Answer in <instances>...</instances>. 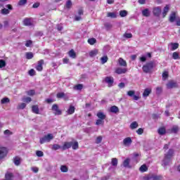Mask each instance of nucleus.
<instances>
[{"label": "nucleus", "mask_w": 180, "mask_h": 180, "mask_svg": "<svg viewBox=\"0 0 180 180\" xmlns=\"http://www.w3.org/2000/svg\"><path fill=\"white\" fill-rule=\"evenodd\" d=\"M36 155L37 157H43V155H44V153H43V151H41V150H37L36 152Z\"/></svg>", "instance_id": "obj_55"}, {"label": "nucleus", "mask_w": 180, "mask_h": 180, "mask_svg": "<svg viewBox=\"0 0 180 180\" xmlns=\"http://www.w3.org/2000/svg\"><path fill=\"white\" fill-rule=\"evenodd\" d=\"M174 155V150L169 149L167 154L165 155V157H166V160H169V158H172V156Z\"/></svg>", "instance_id": "obj_14"}, {"label": "nucleus", "mask_w": 180, "mask_h": 180, "mask_svg": "<svg viewBox=\"0 0 180 180\" xmlns=\"http://www.w3.org/2000/svg\"><path fill=\"white\" fill-rule=\"evenodd\" d=\"M27 4V0H20L18 3V6H23Z\"/></svg>", "instance_id": "obj_43"}, {"label": "nucleus", "mask_w": 180, "mask_h": 180, "mask_svg": "<svg viewBox=\"0 0 180 180\" xmlns=\"http://www.w3.org/2000/svg\"><path fill=\"white\" fill-rule=\"evenodd\" d=\"M179 47V44L171 42L168 44V49H169L170 51H174L176 50Z\"/></svg>", "instance_id": "obj_5"}, {"label": "nucleus", "mask_w": 180, "mask_h": 180, "mask_svg": "<svg viewBox=\"0 0 180 180\" xmlns=\"http://www.w3.org/2000/svg\"><path fill=\"white\" fill-rule=\"evenodd\" d=\"M104 81L108 84L109 88L113 86L114 79L112 77H106Z\"/></svg>", "instance_id": "obj_8"}, {"label": "nucleus", "mask_w": 180, "mask_h": 180, "mask_svg": "<svg viewBox=\"0 0 180 180\" xmlns=\"http://www.w3.org/2000/svg\"><path fill=\"white\" fill-rule=\"evenodd\" d=\"M176 19V13L172 12L169 18V22H171V23H174Z\"/></svg>", "instance_id": "obj_15"}, {"label": "nucleus", "mask_w": 180, "mask_h": 180, "mask_svg": "<svg viewBox=\"0 0 180 180\" xmlns=\"http://www.w3.org/2000/svg\"><path fill=\"white\" fill-rule=\"evenodd\" d=\"M172 58L174 60H179L180 59L179 53H178V52H174L172 53Z\"/></svg>", "instance_id": "obj_42"}, {"label": "nucleus", "mask_w": 180, "mask_h": 180, "mask_svg": "<svg viewBox=\"0 0 180 180\" xmlns=\"http://www.w3.org/2000/svg\"><path fill=\"white\" fill-rule=\"evenodd\" d=\"M163 177L162 175H152V180H162Z\"/></svg>", "instance_id": "obj_34"}, {"label": "nucleus", "mask_w": 180, "mask_h": 180, "mask_svg": "<svg viewBox=\"0 0 180 180\" xmlns=\"http://www.w3.org/2000/svg\"><path fill=\"white\" fill-rule=\"evenodd\" d=\"M69 56L71 57V58H77V53H75V51H74V49H72L68 53Z\"/></svg>", "instance_id": "obj_29"}, {"label": "nucleus", "mask_w": 180, "mask_h": 180, "mask_svg": "<svg viewBox=\"0 0 180 180\" xmlns=\"http://www.w3.org/2000/svg\"><path fill=\"white\" fill-rule=\"evenodd\" d=\"M71 6H72V2L71 1V0H68L66 2L65 8H67L68 9H70Z\"/></svg>", "instance_id": "obj_47"}, {"label": "nucleus", "mask_w": 180, "mask_h": 180, "mask_svg": "<svg viewBox=\"0 0 180 180\" xmlns=\"http://www.w3.org/2000/svg\"><path fill=\"white\" fill-rule=\"evenodd\" d=\"M101 142H102V136H99L96 138V144H99Z\"/></svg>", "instance_id": "obj_60"}, {"label": "nucleus", "mask_w": 180, "mask_h": 180, "mask_svg": "<svg viewBox=\"0 0 180 180\" xmlns=\"http://www.w3.org/2000/svg\"><path fill=\"white\" fill-rule=\"evenodd\" d=\"M29 75H30V77H33V76L36 75V71L34 70V69H31L29 71Z\"/></svg>", "instance_id": "obj_54"}, {"label": "nucleus", "mask_w": 180, "mask_h": 180, "mask_svg": "<svg viewBox=\"0 0 180 180\" xmlns=\"http://www.w3.org/2000/svg\"><path fill=\"white\" fill-rule=\"evenodd\" d=\"M4 134H5V136H11L12 135V132L9 129H6L4 131Z\"/></svg>", "instance_id": "obj_59"}, {"label": "nucleus", "mask_w": 180, "mask_h": 180, "mask_svg": "<svg viewBox=\"0 0 180 180\" xmlns=\"http://www.w3.org/2000/svg\"><path fill=\"white\" fill-rule=\"evenodd\" d=\"M25 56H26L27 60H32V58H33L34 57L33 53L32 52L26 53Z\"/></svg>", "instance_id": "obj_39"}, {"label": "nucleus", "mask_w": 180, "mask_h": 180, "mask_svg": "<svg viewBox=\"0 0 180 180\" xmlns=\"http://www.w3.org/2000/svg\"><path fill=\"white\" fill-rule=\"evenodd\" d=\"M52 110H53V112H56L55 115H57L58 116H60V115H62L63 112L61 111V110L58 109V105L57 104H53L52 105Z\"/></svg>", "instance_id": "obj_6"}, {"label": "nucleus", "mask_w": 180, "mask_h": 180, "mask_svg": "<svg viewBox=\"0 0 180 180\" xmlns=\"http://www.w3.org/2000/svg\"><path fill=\"white\" fill-rule=\"evenodd\" d=\"M9 102H11V100L8 97H5V98H2L1 101V103L2 105H4L5 103H9Z\"/></svg>", "instance_id": "obj_37"}, {"label": "nucleus", "mask_w": 180, "mask_h": 180, "mask_svg": "<svg viewBox=\"0 0 180 180\" xmlns=\"http://www.w3.org/2000/svg\"><path fill=\"white\" fill-rule=\"evenodd\" d=\"M120 15L121 16V18H126V16H127V11L122 10L120 11Z\"/></svg>", "instance_id": "obj_40"}, {"label": "nucleus", "mask_w": 180, "mask_h": 180, "mask_svg": "<svg viewBox=\"0 0 180 180\" xmlns=\"http://www.w3.org/2000/svg\"><path fill=\"white\" fill-rule=\"evenodd\" d=\"M34 94H36V91H34V90H30V91H27V94L29 96H33V95H34Z\"/></svg>", "instance_id": "obj_52"}, {"label": "nucleus", "mask_w": 180, "mask_h": 180, "mask_svg": "<svg viewBox=\"0 0 180 180\" xmlns=\"http://www.w3.org/2000/svg\"><path fill=\"white\" fill-rule=\"evenodd\" d=\"M60 171L61 172H68V167L65 165H62L60 167Z\"/></svg>", "instance_id": "obj_46"}, {"label": "nucleus", "mask_w": 180, "mask_h": 180, "mask_svg": "<svg viewBox=\"0 0 180 180\" xmlns=\"http://www.w3.org/2000/svg\"><path fill=\"white\" fill-rule=\"evenodd\" d=\"M4 67H6V62L4 60H0V68H4Z\"/></svg>", "instance_id": "obj_50"}, {"label": "nucleus", "mask_w": 180, "mask_h": 180, "mask_svg": "<svg viewBox=\"0 0 180 180\" xmlns=\"http://www.w3.org/2000/svg\"><path fill=\"white\" fill-rule=\"evenodd\" d=\"M25 108H26V103H19L17 106V109H18V110H23V109H25Z\"/></svg>", "instance_id": "obj_36"}, {"label": "nucleus", "mask_w": 180, "mask_h": 180, "mask_svg": "<svg viewBox=\"0 0 180 180\" xmlns=\"http://www.w3.org/2000/svg\"><path fill=\"white\" fill-rule=\"evenodd\" d=\"M98 49H94L89 52V56L90 57H95L98 55Z\"/></svg>", "instance_id": "obj_28"}, {"label": "nucleus", "mask_w": 180, "mask_h": 180, "mask_svg": "<svg viewBox=\"0 0 180 180\" xmlns=\"http://www.w3.org/2000/svg\"><path fill=\"white\" fill-rule=\"evenodd\" d=\"M131 143H133V141L131 137H127L123 140V144L125 147H129V146L131 145Z\"/></svg>", "instance_id": "obj_10"}, {"label": "nucleus", "mask_w": 180, "mask_h": 180, "mask_svg": "<svg viewBox=\"0 0 180 180\" xmlns=\"http://www.w3.org/2000/svg\"><path fill=\"white\" fill-rule=\"evenodd\" d=\"M97 117L101 120H105V119H106V115L102 112H98L97 113Z\"/></svg>", "instance_id": "obj_23"}, {"label": "nucleus", "mask_w": 180, "mask_h": 180, "mask_svg": "<svg viewBox=\"0 0 180 180\" xmlns=\"http://www.w3.org/2000/svg\"><path fill=\"white\" fill-rule=\"evenodd\" d=\"M79 146L78 144V141H75V142H72V150H78Z\"/></svg>", "instance_id": "obj_35"}, {"label": "nucleus", "mask_w": 180, "mask_h": 180, "mask_svg": "<svg viewBox=\"0 0 180 180\" xmlns=\"http://www.w3.org/2000/svg\"><path fill=\"white\" fill-rule=\"evenodd\" d=\"M137 127H139V123H137V122L134 121L131 123L130 129H131V130H134V129H137Z\"/></svg>", "instance_id": "obj_30"}, {"label": "nucleus", "mask_w": 180, "mask_h": 180, "mask_svg": "<svg viewBox=\"0 0 180 180\" xmlns=\"http://www.w3.org/2000/svg\"><path fill=\"white\" fill-rule=\"evenodd\" d=\"M118 63L121 67H127V63L122 58L118 59Z\"/></svg>", "instance_id": "obj_17"}, {"label": "nucleus", "mask_w": 180, "mask_h": 180, "mask_svg": "<svg viewBox=\"0 0 180 180\" xmlns=\"http://www.w3.org/2000/svg\"><path fill=\"white\" fill-rule=\"evenodd\" d=\"M82 19V18L81 17V15H75V20L76 22H79V20H81Z\"/></svg>", "instance_id": "obj_63"}, {"label": "nucleus", "mask_w": 180, "mask_h": 180, "mask_svg": "<svg viewBox=\"0 0 180 180\" xmlns=\"http://www.w3.org/2000/svg\"><path fill=\"white\" fill-rule=\"evenodd\" d=\"M117 158H113L111 159V165H112V167H117Z\"/></svg>", "instance_id": "obj_33"}, {"label": "nucleus", "mask_w": 180, "mask_h": 180, "mask_svg": "<svg viewBox=\"0 0 180 180\" xmlns=\"http://www.w3.org/2000/svg\"><path fill=\"white\" fill-rule=\"evenodd\" d=\"M65 96V94H64V92L58 93L56 95V98H58V99H61V98H64Z\"/></svg>", "instance_id": "obj_48"}, {"label": "nucleus", "mask_w": 180, "mask_h": 180, "mask_svg": "<svg viewBox=\"0 0 180 180\" xmlns=\"http://www.w3.org/2000/svg\"><path fill=\"white\" fill-rule=\"evenodd\" d=\"M68 115H72L75 112V107L74 105H70L69 108L66 111Z\"/></svg>", "instance_id": "obj_16"}, {"label": "nucleus", "mask_w": 180, "mask_h": 180, "mask_svg": "<svg viewBox=\"0 0 180 180\" xmlns=\"http://www.w3.org/2000/svg\"><path fill=\"white\" fill-rule=\"evenodd\" d=\"M148 169V168L147 167V165H141L139 168V171H141V172H146V171H147Z\"/></svg>", "instance_id": "obj_38"}, {"label": "nucleus", "mask_w": 180, "mask_h": 180, "mask_svg": "<svg viewBox=\"0 0 180 180\" xmlns=\"http://www.w3.org/2000/svg\"><path fill=\"white\" fill-rule=\"evenodd\" d=\"M44 64V60L43 59L37 62V65L36 66L37 71H43V65Z\"/></svg>", "instance_id": "obj_9"}, {"label": "nucleus", "mask_w": 180, "mask_h": 180, "mask_svg": "<svg viewBox=\"0 0 180 180\" xmlns=\"http://www.w3.org/2000/svg\"><path fill=\"white\" fill-rule=\"evenodd\" d=\"M13 162L15 164V165H20V158H19L18 156H16L15 158H13Z\"/></svg>", "instance_id": "obj_27"}, {"label": "nucleus", "mask_w": 180, "mask_h": 180, "mask_svg": "<svg viewBox=\"0 0 180 180\" xmlns=\"http://www.w3.org/2000/svg\"><path fill=\"white\" fill-rule=\"evenodd\" d=\"M105 123V121L103 120L98 119L96 122V126H99V124H103Z\"/></svg>", "instance_id": "obj_51"}, {"label": "nucleus", "mask_w": 180, "mask_h": 180, "mask_svg": "<svg viewBox=\"0 0 180 180\" xmlns=\"http://www.w3.org/2000/svg\"><path fill=\"white\" fill-rule=\"evenodd\" d=\"M108 56H103V57L101 58V63H102V64H105V63H108Z\"/></svg>", "instance_id": "obj_45"}, {"label": "nucleus", "mask_w": 180, "mask_h": 180, "mask_svg": "<svg viewBox=\"0 0 180 180\" xmlns=\"http://www.w3.org/2000/svg\"><path fill=\"white\" fill-rule=\"evenodd\" d=\"M32 44H33V41H32V40H28L25 43V46L30 47V46H32Z\"/></svg>", "instance_id": "obj_58"}, {"label": "nucleus", "mask_w": 180, "mask_h": 180, "mask_svg": "<svg viewBox=\"0 0 180 180\" xmlns=\"http://www.w3.org/2000/svg\"><path fill=\"white\" fill-rule=\"evenodd\" d=\"M6 154H8V149L5 147L0 148V160L5 158V157H6Z\"/></svg>", "instance_id": "obj_4"}, {"label": "nucleus", "mask_w": 180, "mask_h": 180, "mask_svg": "<svg viewBox=\"0 0 180 180\" xmlns=\"http://www.w3.org/2000/svg\"><path fill=\"white\" fill-rule=\"evenodd\" d=\"M89 44H91V46H94L95 43H96V39L95 38H91L88 39Z\"/></svg>", "instance_id": "obj_41"}, {"label": "nucleus", "mask_w": 180, "mask_h": 180, "mask_svg": "<svg viewBox=\"0 0 180 180\" xmlns=\"http://www.w3.org/2000/svg\"><path fill=\"white\" fill-rule=\"evenodd\" d=\"M72 146V141L68 142L65 141L62 146V151H65V150H68V148H71Z\"/></svg>", "instance_id": "obj_7"}, {"label": "nucleus", "mask_w": 180, "mask_h": 180, "mask_svg": "<svg viewBox=\"0 0 180 180\" xmlns=\"http://www.w3.org/2000/svg\"><path fill=\"white\" fill-rule=\"evenodd\" d=\"M169 12V6L167 5L165 6L162 12V18H165L167 16V13Z\"/></svg>", "instance_id": "obj_19"}, {"label": "nucleus", "mask_w": 180, "mask_h": 180, "mask_svg": "<svg viewBox=\"0 0 180 180\" xmlns=\"http://www.w3.org/2000/svg\"><path fill=\"white\" fill-rule=\"evenodd\" d=\"M115 72L116 74H126L127 72V68H117L116 70H115Z\"/></svg>", "instance_id": "obj_12"}, {"label": "nucleus", "mask_w": 180, "mask_h": 180, "mask_svg": "<svg viewBox=\"0 0 180 180\" xmlns=\"http://www.w3.org/2000/svg\"><path fill=\"white\" fill-rule=\"evenodd\" d=\"M82 88H84L82 84H77L75 86V89H77V91H81Z\"/></svg>", "instance_id": "obj_53"}, {"label": "nucleus", "mask_w": 180, "mask_h": 180, "mask_svg": "<svg viewBox=\"0 0 180 180\" xmlns=\"http://www.w3.org/2000/svg\"><path fill=\"white\" fill-rule=\"evenodd\" d=\"M158 133L160 136H164L167 133V130L164 127H161L158 129Z\"/></svg>", "instance_id": "obj_24"}, {"label": "nucleus", "mask_w": 180, "mask_h": 180, "mask_svg": "<svg viewBox=\"0 0 180 180\" xmlns=\"http://www.w3.org/2000/svg\"><path fill=\"white\" fill-rule=\"evenodd\" d=\"M22 22L24 26H33V21H32V18H26Z\"/></svg>", "instance_id": "obj_11"}, {"label": "nucleus", "mask_w": 180, "mask_h": 180, "mask_svg": "<svg viewBox=\"0 0 180 180\" xmlns=\"http://www.w3.org/2000/svg\"><path fill=\"white\" fill-rule=\"evenodd\" d=\"M107 17L111 18V19H116V18H117V13L109 12L107 13Z\"/></svg>", "instance_id": "obj_18"}, {"label": "nucleus", "mask_w": 180, "mask_h": 180, "mask_svg": "<svg viewBox=\"0 0 180 180\" xmlns=\"http://www.w3.org/2000/svg\"><path fill=\"white\" fill-rule=\"evenodd\" d=\"M62 150V146L58 144H53L52 145L51 150L53 151H57V150Z\"/></svg>", "instance_id": "obj_26"}, {"label": "nucleus", "mask_w": 180, "mask_h": 180, "mask_svg": "<svg viewBox=\"0 0 180 180\" xmlns=\"http://www.w3.org/2000/svg\"><path fill=\"white\" fill-rule=\"evenodd\" d=\"M32 110L33 113H35L36 115H39V105H32Z\"/></svg>", "instance_id": "obj_22"}, {"label": "nucleus", "mask_w": 180, "mask_h": 180, "mask_svg": "<svg viewBox=\"0 0 180 180\" xmlns=\"http://www.w3.org/2000/svg\"><path fill=\"white\" fill-rule=\"evenodd\" d=\"M150 94H151V89H145L143 93V98H147V96H148V95H150Z\"/></svg>", "instance_id": "obj_20"}, {"label": "nucleus", "mask_w": 180, "mask_h": 180, "mask_svg": "<svg viewBox=\"0 0 180 180\" xmlns=\"http://www.w3.org/2000/svg\"><path fill=\"white\" fill-rule=\"evenodd\" d=\"M129 164H130V159L127 158V159L124 161V162H123V166H124L125 168H130Z\"/></svg>", "instance_id": "obj_31"}, {"label": "nucleus", "mask_w": 180, "mask_h": 180, "mask_svg": "<svg viewBox=\"0 0 180 180\" xmlns=\"http://www.w3.org/2000/svg\"><path fill=\"white\" fill-rule=\"evenodd\" d=\"M166 158V156H165V158L162 161L163 165H165V167H167V165H169V162H171V158H169V160Z\"/></svg>", "instance_id": "obj_32"}, {"label": "nucleus", "mask_w": 180, "mask_h": 180, "mask_svg": "<svg viewBox=\"0 0 180 180\" xmlns=\"http://www.w3.org/2000/svg\"><path fill=\"white\" fill-rule=\"evenodd\" d=\"M135 94H136V91H134L133 90H130V91H127L128 96H134Z\"/></svg>", "instance_id": "obj_57"}, {"label": "nucleus", "mask_w": 180, "mask_h": 180, "mask_svg": "<svg viewBox=\"0 0 180 180\" xmlns=\"http://www.w3.org/2000/svg\"><path fill=\"white\" fill-rule=\"evenodd\" d=\"M124 37L126 39H131V37H133V34H131V33H125L124 34Z\"/></svg>", "instance_id": "obj_56"}, {"label": "nucleus", "mask_w": 180, "mask_h": 180, "mask_svg": "<svg viewBox=\"0 0 180 180\" xmlns=\"http://www.w3.org/2000/svg\"><path fill=\"white\" fill-rule=\"evenodd\" d=\"M179 130V128L177 126H174L172 128L171 131L172 133H178Z\"/></svg>", "instance_id": "obj_49"}, {"label": "nucleus", "mask_w": 180, "mask_h": 180, "mask_svg": "<svg viewBox=\"0 0 180 180\" xmlns=\"http://www.w3.org/2000/svg\"><path fill=\"white\" fill-rule=\"evenodd\" d=\"M22 102H25V103H30V102H32V98H30V97H24L22 98Z\"/></svg>", "instance_id": "obj_44"}, {"label": "nucleus", "mask_w": 180, "mask_h": 180, "mask_svg": "<svg viewBox=\"0 0 180 180\" xmlns=\"http://www.w3.org/2000/svg\"><path fill=\"white\" fill-rule=\"evenodd\" d=\"M162 78H163L164 81H165V79H167V78H168V72H164L162 73Z\"/></svg>", "instance_id": "obj_61"}, {"label": "nucleus", "mask_w": 180, "mask_h": 180, "mask_svg": "<svg viewBox=\"0 0 180 180\" xmlns=\"http://www.w3.org/2000/svg\"><path fill=\"white\" fill-rule=\"evenodd\" d=\"M157 65L153 61L147 63L142 67V70L145 74H150L153 72V69L155 68Z\"/></svg>", "instance_id": "obj_1"}, {"label": "nucleus", "mask_w": 180, "mask_h": 180, "mask_svg": "<svg viewBox=\"0 0 180 180\" xmlns=\"http://www.w3.org/2000/svg\"><path fill=\"white\" fill-rule=\"evenodd\" d=\"M137 134H143V133H144V129H143L142 128H139L137 131H136Z\"/></svg>", "instance_id": "obj_64"}, {"label": "nucleus", "mask_w": 180, "mask_h": 180, "mask_svg": "<svg viewBox=\"0 0 180 180\" xmlns=\"http://www.w3.org/2000/svg\"><path fill=\"white\" fill-rule=\"evenodd\" d=\"M177 86L178 85H177L176 82H175L172 80L169 81L168 82V84H167L168 89H172V88H176Z\"/></svg>", "instance_id": "obj_13"}, {"label": "nucleus", "mask_w": 180, "mask_h": 180, "mask_svg": "<svg viewBox=\"0 0 180 180\" xmlns=\"http://www.w3.org/2000/svg\"><path fill=\"white\" fill-rule=\"evenodd\" d=\"M53 139L54 136L53 134H48L47 135H44L43 137L39 139V143L44 144V143H50Z\"/></svg>", "instance_id": "obj_2"}, {"label": "nucleus", "mask_w": 180, "mask_h": 180, "mask_svg": "<svg viewBox=\"0 0 180 180\" xmlns=\"http://www.w3.org/2000/svg\"><path fill=\"white\" fill-rule=\"evenodd\" d=\"M161 11H162V9H161L160 6L154 7L153 8V15L158 18V16H160L161 15Z\"/></svg>", "instance_id": "obj_3"}, {"label": "nucleus", "mask_w": 180, "mask_h": 180, "mask_svg": "<svg viewBox=\"0 0 180 180\" xmlns=\"http://www.w3.org/2000/svg\"><path fill=\"white\" fill-rule=\"evenodd\" d=\"M1 13H3V15H8V13H9V10L7 8H4L1 10Z\"/></svg>", "instance_id": "obj_62"}, {"label": "nucleus", "mask_w": 180, "mask_h": 180, "mask_svg": "<svg viewBox=\"0 0 180 180\" xmlns=\"http://www.w3.org/2000/svg\"><path fill=\"white\" fill-rule=\"evenodd\" d=\"M142 15L146 18H148V16H150V10H148V8H145L142 11Z\"/></svg>", "instance_id": "obj_25"}, {"label": "nucleus", "mask_w": 180, "mask_h": 180, "mask_svg": "<svg viewBox=\"0 0 180 180\" xmlns=\"http://www.w3.org/2000/svg\"><path fill=\"white\" fill-rule=\"evenodd\" d=\"M110 111L111 113H119V108L116 105L111 106Z\"/></svg>", "instance_id": "obj_21"}]
</instances>
